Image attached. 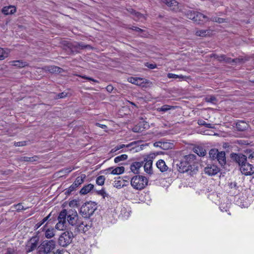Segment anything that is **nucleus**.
<instances>
[{
	"mask_svg": "<svg viewBox=\"0 0 254 254\" xmlns=\"http://www.w3.org/2000/svg\"><path fill=\"white\" fill-rule=\"evenodd\" d=\"M58 220V222L56 225L55 228L58 230H64L65 228L66 221L71 226H75L79 220L76 211L71 209L67 210L65 209L61 211Z\"/></svg>",
	"mask_w": 254,
	"mask_h": 254,
	"instance_id": "1",
	"label": "nucleus"
},
{
	"mask_svg": "<svg viewBox=\"0 0 254 254\" xmlns=\"http://www.w3.org/2000/svg\"><path fill=\"white\" fill-rule=\"evenodd\" d=\"M131 186L136 190L144 189L148 184V180L142 176H135L131 180Z\"/></svg>",
	"mask_w": 254,
	"mask_h": 254,
	"instance_id": "2",
	"label": "nucleus"
},
{
	"mask_svg": "<svg viewBox=\"0 0 254 254\" xmlns=\"http://www.w3.org/2000/svg\"><path fill=\"white\" fill-rule=\"evenodd\" d=\"M56 242L54 240L44 241L39 246L40 254H48L55 248Z\"/></svg>",
	"mask_w": 254,
	"mask_h": 254,
	"instance_id": "3",
	"label": "nucleus"
},
{
	"mask_svg": "<svg viewBox=\"0 0 254 254\" xmlns=\"http://www.w3.org/2000/svg\"><path fill=\"white\" fill-rule=\"evenodd\" d=\"M96 209V204L93 202L85 203L80 208V213L85 217H89L92 215Z\"/></svg>",
	"mask_w": 254,
	"mask_h": 254,
	"instance_id": "4",
	"label": "nucleus"
},
{
	"mask_svg": "<svg viewBox=\"0 0 254 254\" xmlns=\"http://www.w3.org/2000/svg\"><path fill=\"white\" fill-rule=\"evenodd\" d=\"M73 237L71 232L66 231L61 235L59 239V245L62 247H66L71 243Z\"/></svg>",
	"mask_w": 254,
	"mask_h": 254,
	"instance_id": "5",
	"label": "nucleus"
},
{
	"mask_svg": "<svg viewBox=\"0 0 254 254\" xmlns=\"http://www.w3.org/2000/svg\"><path fill=\"white\" fill-rule=\"evenodd\" d=\"M39 238L37 237H33L27 242L26 246V250L28 253L34 251L38 244Z\"/></svg>",
	"mask_w": 254,
	"mask_h": 254,
	"instance_id": "6",
	"label": "nucleus"
},
{
	"mask_svg": "<svg viewBox=\"0 0 254 254\" xmlns=\"http://www.w3.org/2000/svg\"><path fill=\"white\" fill-rule=\"evenodd\" d=\"M240 169L242 173L246 176L251 175L254 173V167L247 162L243 164Z\"/></svg>",
	"mask_w": 254,
	"mask_h": 254,
	"instance_id": "7",
	"label": "nucleus"
},
{
	"mask_svg": "<svg viewBox=\"0 0 254 254\" xmlns=\"http://www.w3.org/2000/svg\"><path fill=\"white\" fill-rule=\"evenodd\" d=\"M149 127V125L147 122L141 121L132 128V131L134 132H141Z\"/></svg>",
	"mask_w": 254,
	"mask_h": 254,
	"instance_id": "8",
	"label": "nucleus"
},
{
	"mask_svg": "<svg viewBox=\"0 0 254 254\" xmlns=\"http://www.w3.org/2000/svg\"><path fill=\"white\" fill-rule=\"evenodd\" d=\"M178 171L180 173H184L187 172L190 169L189 164L186 163L183 159L181 160L176 164Z\"/></svg>",
	"mask_w": 254,
	"mask_h": 254,
	"instance_id": "9",
	"label": "nucleus"
},
{
	"mask_svg": "<svg viewBox=\"0 0 254 254\" xmlns=\"http://www.w3.org/2000/svg\"><path fill=\"white\" fill-rule=\"evenodd\" d=\"M220 171V169L215 165H212L207 166L204 169L205 174L209 176H214L217 174Z\"/></svg>",
	"mask_w": 254,
	"mask_h": 254,
	"instance_id": "10",
	"label": "nucleus"
},
{
	"mask_svg": "<svg viewBox=\"0 0 254 254\" xmlns=\"http://www.w3.org/2000/svg\"><path fill=\"white\" fill-rule=\"evenodd\" d=\"M145 162V164L144 165V171L149 174H151L152 173V160L151 159V157L148 156L147 158H145L144 160Z\"/></svg>",
	"mask_w": 254,
	"mask_h": 254,
	"instance_id": "11",
	"label": "nucleus"
},
{
	"mask_svg": "<svg viewBox=\"0 0 254 254\" xmlns=\"http://www.w3.org/2000/svg\"><path fill=\"white\" fill-rule=\"evenodd\" d=\"M162 2L172 10L177 11L179 9V3L175 0H162Z\"/></svg>",
	"mask_w": 254,
	"mask_h": 254,
	"instance_id": "12",
	"label": "nucleus"
},
{
	"mask_svg": "<svg viewBox=\"0 0 254 254\" xmlns=\"http://www.w3.org/2000/svg\"><path fill=\"white\" fill-rule=\"evenodd\" d=\"M232 156L239 165L240 167L247 163V157L242 154H234Z\"/></svg>",
	"mask_w": 254,
	"mask_h": 254,
	"instance_id": "13",
	"label": "nucleus"
},
{
	"mask_svg": "<svg viewBox=\"0 0 254 254\" xmlns=\"http://www.w3.org/2000/svg\"><path fill=\"white\" fill-rule=\"evenodd\" d=\"M77 231L80 233H85L88 231L90 228V226L86 223L79 220L76 226H75Z\"/></svg>",
	"mask_w": 254,
	"mask_h": 254,
	"instance_id": "14",
	"label": "nucleus"
},
{
	"mask_svg": "<svg viewBox=\"0 0 254 254\" xmlns=\"http://www.w3.org/2000/svg\"><path fill=\"white\" fill-rule=\"evenodd\" d=\"M223 201L224 202H222L220 204V209L222 212H228L231 203L227 198H224Z\"/></svg>",
	"mask_w": 254,
	"mask_h": 254,
	"instance_id": "15",
	"label": "nucleus"
},
{
	"mask_svg": "<svg viewBox=\"0 0 254 254\" xmlns=\"http://www.w3.org/2000/svg\"><path fill=\"white\" fill-rule=\"evenodd\" d=\"M106 171L113 175H120L123 174L125 171V168L123 166L122 167H118L114 169L113 168H109L106 170Z\"/></svg>",
	"mask_w": 254,
	"mask_h": 254,
	"instance_id": "16",
	"label": "nucleus"
},
{
	"mask_svg": "<svg viewBox=\"0 0 254 254\" xmlns=\"http://www.w3.org/2000/svg\"><path fill=\"white\" fill-rule=\"evenodd\" d=\"M208 20V17L201 13L196 12L194 17V21L198 24H201L203 22Z\"/></svg>",
	"mask_w": 254,
	"mask_h": 254,
	"instance_id": "17",
	"label": "nucleus"
},
{
	"mask_svg": "<svg viewBox=\"0 0 254 254\" xmlns=\"http://www.w3.org/2000/svg\"><path fill=\"white\" fill-rule=\"evenodd\" d=\"M127 81L130 83L139 86H141L142 84L144 83V79L139 77H130L128 78Z\"/></svg>",
	"mask_w": 254,
	"mask_h": 254,
	"instance_id": "18",
	"label": "nucleus"
},
{
	"mask_svg": "<svg viewBox=\"0 0 254 254\" xmlns=\"http://www.w3.org/2000/svg\"><path fill=\"white\" fill-rule=\"evenodd\" d=\"M142 166V163L139 162H135L132 163L130 166V170L134 174H138L139 170Z\"/></svg>",
	"mask_w": 254,
	"mask_h": 254,
	"instance_id": "19",
	"label": "nucleus"
},
{
	"mask_svg": "<svg viewBox=\"0 0 254 254\" xmlns=\"http://www.w3.org/2000/svg\"><path fill=\"white\" fill-rule=\"evenodd\" d=\"M156 166L162 172H165L168 169V167L166 165L165 161L162 159H160L157 162Z\"/></svg>",
	"mask_w": 254,
	"mask_h": 254,
	"instance_id": "20",
	"label": "nucleus"
},
{
	"mask_svg": "<svg viewBox=\"0 0 254 254\" xmlns=\"http://www.w3.org/2000/svg\"><path fill=\"white\" fill-rule=\"evenodd\" d=\"M216 159H217V160L219 162V163L221 166L224 165L226 162L225 152H224V151L219 152Z\"/></svg>",
	"mask_w": 254,
	"mask_h": 254,
	"instance_id": "21",
	"label": "nucleus"
},
{
	"mask_svg": "<svg viewBox=\"0 0 254 254\" xmlns=\"http://www.w3.org/2000/svg\"><path fill=\"white\" fill-rule=\"evenodd\" d=\"M9 63L11 65L16 66L18 67H20V68L24 67L25 66L28 65L27 63L23 62V61H21V60H20H20L12 61H10L9 62Z\"/></svg>",
	"mask_w": 254,
	"mask_h": 254,
	"instance_id": "22",
	"label": "nucleus"
},
{
	"mask_svg": "<svg viewBox=\"0 0 254 254\" xmlns=\"http://www.w3.org/2000/svg\"><path fill=\"white\" fill-rule=\"evenodd\" d=\"M196 156L194 154H189L185 156L183 159L186 162L189 164V166L190 167L191 164L193 163L195 160Z\"/></svg>",
	"mask_w": 254,
	"mask_h": 254,
	"instance_id": "23",
	"label": "nucleus"
},
{
	"mask_svg": "<svg viewBox=\"0 0 254 254\" xmlns=\"http://www.w3.org/2000/svg\"><path fill=\"white\" fill-rule=\"evenodd\" d=\"M16 11V8L13 6H8L4 7L2 9V12L5 15L12 14Z\"/></svg>",
	"mask_w": 254,
	"mask_h": 254,
	"instance_id": "24",
	"label": "nucleus"
},
{
	"mask_svg": "<svg viewBox=\"0 0 254 254\" xmlns=\"http://www.w3.org/2000/svg\"><path fill=\"white\" fill-rule=\"evenodd\" d=\"M248 127V124L243 121H240L236 124V128L240 131H243Z\"/></svg>",
	"mask_w": 254,
	"mask_h": 254,
	"instance_id": "25",
	"label": "nucleus"
},
{
	"mask_svg": "<svg viewBox=\"0 0 254 254\" xmlns=\"http://www.w3.org/2000/svg\"><path fill=\"white\" fill-rule=\"evenodd\" d=\"M94 188V185L89 184L84 186L80 190V193L82 194H86L89 192Z\"/></svg>",
	"mask_w": 254,
	"mask_h": 254,
	"instance_id": "26",
	"label": "nucleus"
},
{
	"mask_svg": "<svg viewBox=\"0 0 254 254\" xmlns=\"http://www.w3.org/2000/svg\"><path fill=\"white\" fill-rule=\"evenodd\" d=\"M45 69L51 73H60L62 71V68L55 65L45 67Z\"/></svg>",
	"mask_w": 254,
	"mask_h": 254,
	"instance_id": "27",
	"label": "nucleus"
},
{
	"mask_svg": "<svg viewBox=\"0 0 254 254\" xmlns=\"http://www.w3.org/2000/svg\"><path fill=\"white\" fill-rule=\"evenodd\" d=\"M85 178L86 176L84 174H81L79 176L77 177L73 183L74 184V185H76V186L78 187L80 185H81L83 183Z\"/></svg>",
	"mask_w": 254,
	"mask_h": 254,
	"instance_id": "28",
	"label": "nucleus"
},
{
	"mask_svg": "<svg viewBox=\"0 0 254 254\" xmlns=\"http://www.w3.org/2000/svg\"><path fill=\"white\" fill-rule=\"evenodd\" d=\"M194 152L199 156H204L206 154V150L202 147L197 146L194 148Z\"/></svg>",
	"mask_w": 254,
	"mask_h": 254,
	"instance_id": "29",
	"label": "nucleus"
},
{
	"mask_svg": "<svg viewBox=\"0 0 254 254\" xmlns=\"http://www.w3.org/2000/svg\"><path fill=\"white\" fill-rule=\"evenodd\" d=\"M55 230L54 228H48L45 230V236L47 239H51L55 236Z\"/></svg>",
	"mask_w": 254,
	"mask_h": 254,
	"instance_id": "30",
	"label": "nucleus"
},
{
	"mask_svg": "<svg viewBox=\"0 0 254 254\" xmlns=\"http://www.w3.org/2000/svg\"><path fill=\"white\" fill-rule=\"evenodd\" d=\"M9 51L7 49L0 48V60L7 57Z\"/></svg>",
	"mask_w": 254,
	"mask_h": 254,
	"instance_id": "31",
	"label": "nucleus"
},
{
	"mask_svg": "<svg viewBox=\"0 0 254 254\" xmlns=\"http://www.w3.org/2000/svg\"><path fill=\"white\" fill-rule=\"evenodd\" d=\"M219 152L216 149H211L209 152L210 158L212 160H215L217 158Z\"/></svg>",
	"mask_w": 254,
	"mask_h": 254,
	"instance_id": "32",
	"label": "nucleus"
},
{
	"mask_svg": "<svg viewBox=\"0 0 254 254\" xmlns=\"http://www.w3.org/2000/svg\"><path fill=\"white\" fill-rule=\"evenodd\" d=\"M127 158V156L126 154H122L115 158L114 162L116 163H119L122 161L126 160Z\"/></svg>",
	"mask_w": 254,
	"mask_h": 254,
	"instance_id": "33",
	"label": "nucleus"
},
{
	"mask_svg": "<svg viewBox=\"0 0 254 254\" xmlns=\"http://www.w3.org/2000/svg\"><path fill=\"white\" fill-rule=\"evenodd\" d=\"M167 77L169 78H181L182 79H184L185 78V76L182 75H177L172 73H168Z\"/></svg>",
	"mask_w": 254,
	"mask_h": 254,
	"instance_id": "34",
	"label": "nucleus"
},
{
	"mask_svg": "<svg viewBox=\"0 0 254 254\" xmlns=\"http://www.w3.org/2000/svg\"><path fill=\"white\" fill-rule=\"evenodd\" d=\"M105 180V178L104 176H100L97 178L96 182L97 185L102 186L104 185Z\"/></svg>",
	"mask_w": 254,
	"mask_h": 254,
	"instance_id": "35",
	"label": "nucleus"
},
{
	"mask_svg": "<svg viewBox=\"0 0 254 254\" xmlns=\"http://www.w3.org/2000/svg\"><path fill=\"white\" fill-rule=\"evenodd\" d=\"M195 13L196 12L194 11L189 10L186 13V16L188 18L194 20Z\"/></svg>",
	"mask_w": 254,
	"mask_h": 254,
	"instance_id": "36",
	"label": "nucleus"
},
{
	"mask_svg": "<svg viewBox=\"0 0 254 254\" xmlns=\"http://www.w3.org/2000/svg\"><path fill=\"white\" fill-rule=\"evenodd\" d=\"M171 108H172V107H171L169 105H165L162 106L161 107L158 108L157 110L159 112H165L170 110L171 109Z\"/></svg>",
	"mask_w": 254,
	"mask_h": 254,
	"instance_id": "37",
	"label": "nucleus"
},
{
	"mask_svg": "<svg viewBox=\"0 0 254 254\" xmlns=\"http://www.w3.org/2000/svg\"><path fill=\"white\" fill-rule=\"evenodd\" d=\"M136 143L135 142H132L129 144H128L127 145H125V144H120V145H117V147H118V149L119 150L121 149H123L124 148V147H127V148H128L134 144H135Z\"/></svg>",
	"mask_w": 254,
	"mask_h": 254,
	"instance_id": "38",
	"label": "nucleus"
},
{
	"mask_svg": "<svg viewBox=\"0 0 254 254\" xmlns=\"http://www.w3.org/2000/svg\"><path fill=\"white\" fill-rule=\"evenodd\" d=\"M50 216H51V213H50L48 216H47L46 217L44 218L40 222L37 223V225H36L37 226V228L40 227L45 222H46L47 221L49 220V219H50Z\"/></svg>",
	"mask_w": 254,
	"mask_h": 254,
	"instance_id": "39",
	"label": "nucleus"
},
{
	"mask_svg": "<svg viewBox=\"0 0 254 254\" xmlns=\"http://www.w3.org/2000/svg\"><path fill=\"white\" fill-rule=\"evenodd\" d=\"M78 187L76 185H74V184L73 183L67 190L66 192L67 193H69L73 191L74 190H76Z\"/></svg>",
	"mask_w": 254,
	"mask_h": 254,
	"instance_id": "40",
	"label": "nucleus"
},
{
	"mask_svg": "<svg viewBox=\"0 0 254 254\" xmlns=\"http://www.w3.org/2000/svg\"><path fill=\"white\" fill-rule=\"evenodd\" d=\"M205 100L206 102L212 103H214L216 101V98L213 96H207Z\"/></svg>",
	"mask_w": 254,
	"mask_h": 254,
	"instance_id": "41",
	"label": "nucleus"
},
{
	"mask_svg": "<svg viewBox=\"0 0 254 254\" xmlns=\"http://www.w3.org/2000/svg\"><path fill=\"white\" fill-rule=\"evenodd\" d=\"M211 20L219 23H222L225 22L224 19L216 17H212Z\"/></svg>",
	"mask_w": 254,
	"mask_h": 254,
	"instance_id": "42",
	"label": "nucleus"
},
{
	"mask_svg": "<svg viewBox=\"0 0 254 254\" xmlns=\"http://www.w3.org/2000/svg\"><path fill=\"white\" fill-rule=\"evenodd\" d=\"M207 31L205 30H201L197 31L196 32V35L198 36H205L206 35Z\"/></svg>",
	"mask_w": 254,
	"mask_h": 254,
	"instance_id": "43",
	"label": "nucleus"
},
{
	"mask_svg": "<svg viewBox=\"0 0 254 254\" xmlns=\"http://www.w3.org/2000/svg\"><path fill=\"white\" fill-rule=\"evenodd\" d=\"M167 144V143H165V142H161V141H158V142H156L154 143V146L155 147H159L161 148H164V146L165 145H166Z\"/></svg>",
	"mask_w": 254,
	"mask_h": 254,
	"instance_id": "44",
	"label": "nucleus"
},
{
	"mask_svg": "<svg viewBox=\"0 0 254 254\" xmlns=\"http://www.w3.org/2000/svg\"><path fill=\"white\" fill-rule=\"evenodd\" d=\"M78 76L79 77L83 78V79H87V80H88L89 81H92L93 82H96V83L98 82V81L97 80H95V79H93V78H92L91 77L86 76L85 75H78Z\"/></svg>",
	"mask_w": 254,
	"mask_h": 254,
	"instance_id": "45",
	"label": "nucleus"
},
{
	"mask_svg": "<svg viewBox=\"0 0 254 254\" xmlns=\"http://www.w3.org/2000/svg\"><path fill=\"white\" fill-rule=\"evenodd\" d=\"M217 58L220 61H225L226 62H230V59H226V57H225V55H221L220 56L218 57Z\"/></svg>",
	"mask_w": 254,
	"mask_h": 254,
	"instance_id": "46",
	"label": "nucleus"
},
{
	"mask_svg": "<svg viewBox=\"0 0 254 254\" xmlns=\"http://www.w3.org/2000/svg\"><path fill=\"white\" fill-rule=\"evenodd\" d=\"M16 251L13 248H8L7 249L5 254H16Z\"/></svg>",
	"mask_w": 254,
	"mask_h": 254,
	"instance_id": "47",
	"label": "nucleus"
},
{
	"mask_svg": "<svg viewBox=\"0 0 254 254\" xmlns=\"http://www.w3.org/2000/svg\"><path fill=\"white\" fill-rule=\"evenodd\" d=\"M98 194L102 195L104 198H105V197L107 195V194L106 193V191L104 190H99L98 191Z\"/></svg>",
	"mask_w": 254,
	"mask_h": 254,
	"instance_id": "48",
	"label": "nucleus"
},
{
	"mask_svg": "<svg viewBox=\"0 0 254 254\" xmlns=\"http://www.w3.org/2000/svg\"><path fill=\"white\" fill-rule=\"evenodd\" d=\"M25 145V142L21 141V142H17L14 143V145L15 146H22Z\"/></svg>",
	"mask_w": 254,
	"mask_h": 254,
	"instance_id": "49",
	"label": "nucleus"
},
{
	"mask_svg": "<svg viewBox=\"0 0 254 254\" xmlns=\"http://www.w3.org/2000/svg\"><path fill=\"white\" fill-rule=\"evenodd\" d=\"M15 208L17 210H23V209H25L23 207V206L20 203H18L17 204L16 206H15Z\"/></svg>",
	"mask_w": 254,
	"mask_h": 254,
	"instance_id": "50",
	"label": "nucleus"
},
{
	"mask_svg": "<svg viewBox=\"0 0 254 254\" xmlns=\"http://www.w3.org/2000/svg\"><path fill=\"white\" fill-rule=\"evenodd\" d=\"M96 126L98 127H100L103 129H106L107 128V126L105 125H103V124H99V123H96Z\"/></svg>",
	"mask_w": 254,
	"mask_h": 254,
	"instance_id": "51",
	"label": "nucleus"
},
{
	"mask_svg": "<svg viewBox=\"0 0 254 254\" xmlns=\"http://www.w3.org/2000/svg\"><path fill=\"white\" fill-rule=\"evenodd\" d=\"M106 89L109 92H111L113 90V87L110 85L107 86Z\"/></svg>",
	"mask_w": 254,
	"mask_h": 254,
	"instance_id": "52",
	"label": "nucleus"
},
{
	"mask_svg": "<svg viewBox=\"0 0 254 254\" xmlns=\"http://www.w3.org/2000/svg\"><path fill=\"white\" fill-rule=\"evenodd\" d=\"M134 14L139 19L143 17V15L139 12H134Z\"/></svg>",
	"mask_w": 254,
	"mask_h": 254,
	"instance_id": "53",
	"label": "nucleus"
},
{
	"mask_svg": "<svg viewBox=\"0 0 254 254\" xmlns=\"http://www.w3.org/2000/svg\"><path fill=\"white\" fill-rule=\"evenodd\" d=\"M206 123L205 121H204L203 120H199L198 121V124L199 125L205 126Z\"/></svg>",
	"mask_w": 254,
	"mask_h": 254,
	"instance_id": "54",
	"label": "nucleus"
},
{
	"mask_svg": "<svg viewBox=\"0 0 254 254\" xmlns=\"http://www.w3.org/2000/svg\"><path fill=\"white\" fill-rule=\"evenodd\" d=\"M118 150L119 149H118V147L116 146L111 149V150L110 151V153H114Z\"/></svg>",
	"mask_w": 254,
	"mask_h": 254,
	"instance_id": "55",
	"label": "nucleus"
},
{
	"mask_svg": "<svg viewBox=\"0 0 254 254\" xmlns=\"http://www.w3.org/2000/svg\"><path fill=\"white\" fill-rule=\"evenodd\" d=\"M148 67L151 69H154L156 67V65L155 64H149L147 65Z\"/></svg>",
	"mask_w": 254,
	"mask_h": 254,
	"instance_id": "56",
	"label": "nucleus"
},
{
	"mask_svg": "<svg viewBox=\"0 0 254 254\" xmlns=\"http://www.w3.org/2000/svg\"><path fill=\"white\" fill-rule=\"evenodd\" d=\"M236 203H237V204L238 205H239L240 206H241V207H246V206H246V204H245L244 203H242V204L240 203L238 200H237V201H236Z\"/></svg>",
	"mask_w": 254,
	"mask_h": 254,
	"instance_id": "57",
	"label": "nucleus"
},
{
	"mask_svg": "<svg viewBox=\"0 0 254 254\" xmlns=\"http://www.w3.org/2000/svg\"><path fill=\"white\" fill-rule=\"evenodd\" d=\"M24 160L26 161H33V157H24Z\"/></svg>",
	"mask_w": 254,
	"mask_h": 254,
	"instance_id": "58",
	"label": "nucleus"
},
{
	"mask_svg": "<svg viewBox=\"0 0 254 254\" xmlns=\"http://www.w3.org/2000/svg\"><path fill=\"white\" fill-rule=\"evenodd\" d=\"M132 29V30L138 31V32L142 31V30L140 28H138L137 27H133V28Z\"/></svg>",
	"mask_w": 254,
	"mask_h": 254,
	"instance_id": "59",
	"label": "nucleus"
},
{
	"mask_svg": "<svg viewBox=\"0 0 254 254\" xmlns=\"http://www.w3.org/2000/svg\"><path fill=\"white\" fill-rule=\"evenodd\" d=\"M206 127L208 128H213V127L212 124H207L206 123L205 126Z\"/></svg>",
	"mask_w": 254,
	"mask_h": 254,
	"instance_id": "60",
	"label": "nucleus"
},
{
	"mask_svg": "<svg viewBox=\"0 0 254 254\" xmlns=\"http://www.w3.org/2000/svg\"><path fill=\"white\" fill-rule=\"evenodd\" d=\"M64 96V93H62L59 94L58 95V97H59V98H63Z\"/></svg>",
	"mask_w": 254,
	"mask_h": 254,
	"instance_id": "61",
	"label": "nucleus"
},
{
	"mask_svg": "<svg viewBox=\"0 0 254 254\" xmlns=\"http://www.w3.org/2000/svg\"><path fill=\"white\" fill-rule=\"evenodd\" d=\"M249 158H254V152H253L252 153H251L249 156Z\"/></svg>",
	"mask_w": 254,
	"mask_h": 254,
	"instance_id": "62",
	"label": "nucleus"
},
{
	"mask_svg": "<svg viewBox=\"0 0 254 254\" xmlns=\"http://www.w3.org/2000/svg\"><path fill=\"white\" fill-rule=\"evenodd\" d=\"M53 254H62L61 251L59 250H57L56 252L54 253Z\"/></svg>",
	"mask_w": 254,
	"mask_h": 254,
	"instance_id": "63",
	"label": "nucleus"
},
{
	"mask_svg": "<svg viewBox=\"0 0 254 254\" xmlns=\"http://www.w3.org/2000/svg\"><path fill=\"white\" fill-rule=\"evenodd\" d=\"M114 186L116 188H120L121 187V185H117V183H116V182H115Z\"/></svg>",
	"mask_w": 254,
	"mask_h": 254,
	"instance_id": "64",
	"label": "nucleus"
}]
</instances>
